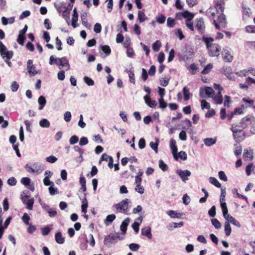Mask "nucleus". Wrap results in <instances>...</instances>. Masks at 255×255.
I'll list each match as a JSON object with an SVG mask.
<instances>
[{"instance_id":"1","label":"nucleus","mask_w":255,"mask_h":255,"mask_svg":"<svg viewBox=\"0 0 255 255\" xmlns=\"http://www.w3.org/2000/svg\"><path fill=\"white\" fill-rule=\"evenodd\" d=\"M218 18L215 19L216 13L215 9L213 7H210L206 11V14L210 18L214 19L213 23L217 29L220 30L225 28L227 25V21L225 15L223 13H216Z\"/></svg>"},{"instance_id":"2","label":"nucleus","mask_w":255,"mask_h":255,"mask_svg":"<svg viewBox=\"0 0 255 255\" xmlns=\"http://www.w3.org/2000/svg\"><path fill=\"white\" fill-rule=\"evenodd\" d=\"M206 43L209 54L211 57L218 56L220 53L221 47L217 44L212 43L213 39L211 37H203Z\"/></svg>"},{"instance_id":"3","label":"nucleus","mask_w":255,"mask_h":255,"mask_svg":"<svg viewBox=\"0 0 255 255\" xmlns=\"http://www.w3.org/2000/svg\"><path fill=\"white\" fill-rule=\"evenodd\" d=\"M131 201L129 199H125L120 202L114 204L113 206V208L116 213L128 215L129 209L131 206Z\"/></svg>"},{"instance_id":"4","label":"nucleus","mask_w":255,"mask_h":255,"mask_svg":"<svg viewBox=\"0 0 255 255\" xmlns=\"http://www.w3.org/2000/svg\"><path fill=\"white\" fill-rule=\"evenodd\" d=\"M0 53L2 58L6 61L10 60L13 55V52L12 51L8 50L1 41H0Z\"/></svg>"},{"instance_id":"5","label":"nucleus","mask_w":255,"mask_h":255,"mask_svg":"<svg viewBox=\"0 0 255 255\" xmlns=\"http://www.w3.org/2000/svg\"><path fill=\"white\" fill-rule=\"evenodd\" d=\"M176 173L180 177L182 181L185 183L188 180V177L191 174V172L187 169H177L176 170Z\"/></svg>"},{"instance_id":"6","label":"nucleus","mask_w":255,"mask_h":255,"mask_svg":"<svg viewBox=\"0 0 255 255\" xmlns=\"http://www.w3.org/2000/svg\"><path fill=\"white\" fill-rule=\"evenodd\" d=\"M21 200L23 203L26 205V208L28 210H32L34 201L33 198H30V197L28 195H24L21 197Z\"/></svg>"},{"instance_id":"7","label":"nucleus","mask_w":255,"mask_h":255,"mask_svg":"<svg viewBox=\"0 0 255 255\" xmlns=\"http://www.w3.org/2000/svg\"><path fill=\"white\" fill-rule=\"evenodd\" d=\"M204 92L208 98H212L215 94L214 91L210 87H206L204 89L201 88L200 89V96L202 98L205 97L203 95Z\"/></svg>"},{"instance_id":"8","label":"nucleus","mask_w":255,"mask_h":255,"mask_svg":"<svg viewBox=\"0 0 255 255\" xmlns=\"http://www.w3.org/2000/svg\"><path fill=\"white\" fill-rule=\"evenodd\" d=\"M225 1L224 0H216L215 1V13H223L224 9Z\"/></svg>"},{"instance_id":"9","label":"nucleus","mask_w":255,"mask_h":255,"mask_svg":"<svg viewBox=\"0 0 255 255\" xmlns=\"http://www.w3.org/2000/svg\"><path fill=\"white\" fill-rule=\"evenodd\" d=\"M55 64L61 67H66L67 70L70 69V65L68 60L65 57L57 58L55 59Z\"/></svg>"},{"instance_id":"10","label":"nucleus","mask_w":255,"mask_h":255,"mask_svg":"<svg viewBox=\"0 0 255 255\" xmlns=\"http://www.w3.org/2000/svg\"><path fill=\"white\" fill-rule=\"evenodd\" d=\"M27 69L28 73L31 76H35L37 74V72L33 64V61L32 60L29 59L27 61Z\"/></svg>"},{"instance_id":"11","label":"nucleus","mask_w":255,"mask_h":255,"mask_svg":"<svg viewBox=\"0 0 255 255\" xmlns=\"http://www.w3.org/2000/svg\"><path fill=\"white\" fill-rule=\"evenodd\" d=\"M195 27L200 33H203L205 31V24L203 19L202 18L196 19Z\"/></svg>"},{"instance_id":"12","label":"nucleus","mask_w":255,"mask_h":255,"mask_svg":"<svg viewBox=\"0 0 255 255\" xmlns=\"http://www.w3.org/2000/svg\"><path fill=\"white\" fill-rule=\"evenodd\" d=\"M223 58L226 62H231L233 59V56L231 54L230 51L227 49H224L222 51Z\"/></svg>"},{"instance_id":"13","label":"nucleus","mask_w":255,"mask_h":255,"mask_svg":"<svg viewBox=\"0 0 255 255\" xmlns=\"http://www.w3.org/2000/svg\"><path fill=\"white\" fill-rule=\"evenodd\" d=\"M176 140L174 139H173V138L171 139V140L170 141V147L172 150V153L173 154L174 159L175 160H177L178 159V157H177V147L176 145Z\"/></svg>"},{"instance_id":"14","label":"nucleus","mask_w":255,"mask_h":255,"mask_svg":"<svg viewBox=\"0 0 255 255\" xmlns=\"http://www.w3.org/2000/svg\"><path fill=\"white\" fill-rule=\"evenodd\" d=\"M223 71L224 72V74L227 76V77L232 81L235 80V77L234 74L232 72V69L230 67H226L223 68Z\"/></svg>"},{"instance_id":"15","label":"nucleus","mask_w":255,"mask_h":255,"mask_svg":"<svg viewBox=\"0 0 255 255\" xmlns=\"http://www.w3.org/2000/svg\"><path fill=\"white\" fill-rule=\"evenodd\" d=\"M141 234L142 236L146 237L148 239H152L151 229L149 226L143 228L141 230Z\"/></svg>"},{"instance_id":"16","label":"nucleus","mask_w":255,"mask_h":255,"mask_svg":"<svg viewBox=\"0 0 255 255\" xmlns=\"http://www.w3.org/2000/svg\"><path fill=\"white\" fill-rule=\"evenodd\" d=\"M193 13L188 10H185L183 12H178L176 13L175 18L178 20H181L183 18L187 19Z\"/></svg>"},{"instance_id":"17","label":"nucleus","mask_w":255,"mask_h":255,"mask_svg":"<svg viewBox=\"0 0 255 255\" xmlns=\"http://www.w3.org/2000/svg\"><path fill=\"white\" fill-rule=\"evenodd\" d=\"M118 238V236L109 235L105 237L104 244L107 246L110 247L114 241Z\"/></svg>"},{"instance_id":"18","label":"nucleus","mask_w":255,"mask_h":255,"mask_svg":"<svg viewBox=\"0 0 255 255\" xmlns=\"http://www.w3.org/2000/svg\"><path fill=\"white\" fill-rule=\"evenodd\" d=\"M144 100L145 104L151 108H154L157 106V102L155 100H151L150 97L146 95L144 96Z\"/></svg>"},{"instance_id":"19","label":"nucleus","mask_w":255,"mask_h":255,"mask_svg":"<svg viewBox=\"0 0 255 255\" xmlns=\"http://www.w3.org/2000/svg\"><path fill=\"white\" fill-rule=\"evenodd\" d=\"M231 130L233 132V136L234 138H236L237 135L236 132L242 133L243 132V129L239 127V125L236 124H233L232 125Z\"/></svg>"},{"instance_id":"20","label":"nucleus","mask_w":255,"mask_h":255,"mask_svg":"<svg viewBox=\"0 0 255 255\" xmlns=\"http://www.w3.org/2000/svg\"><path fill=\"white\" fill-rule=\"evenodd\" d=\"M212 98L214 103L216 105H221L223 103V96L220 92H218L215 96H213Z\"/></svg>"},{"instance_id":"21","label":"nucleus","mask_w":255,"mask_h":255,"mask_svg":"<svg viewBox=\"0 0 255 255\" xmlns=\"http://www.w3.org/2000/svg\"><path fill=\"white\" fill-rule=\"evenodd\" d=\"M252 120V118L251 117H246L243 118L240 123L238 124L239 127L242 129L245 128L248 126V123L251 122Z\"/></svg>"},{"instance_id":"22","label":"nucleus","mask_w":255,"mask_h":255,"mask_svg":"<svg viewBox=\"0 0 255 255\" xmlns=\"http://www.w3.org/2000/svg\"><path fill=\"white\" fill-rule=\"evenodd\" d=\"M194 14L192 13L190 15L186 20L185 24L186 27L190 29L191 31H193L194 27L193 22L191 21L192 19L194 18Z\"/></svg>"},{"instance_id":"23","label":"nucleus","mask_w":255,"mask_h":255,"mask_svg":"<svg viewBox=\"0 0 255 255\" xmlns=\"http://www.w3.org/2000/svg\"><path fill=\"white\" fill-rule=\"evenodd\" d=\"M142 219L143 218L141 216H139L136 219V220H138L139 222L135 221L131 225L132 228L136 233H138L139 231V226L142 223Z\"/></svg>"},{"instance_id":"24","label":"nucleus","mask_w":255,"mask_h":255,"mask_svg":"<svg viewBox=\"0 0 255 255\" xmlns=\"http://www.w3.org/2000/svg\"><path fill=\"white\" fill-rule=\"evenodd\" d=\"M130 219L127 218L122 223L120 226V229L123 233H126L127 230V227L129 224Z\"/></svg>"},{"instance_id":"25","label":"nucleus","mask_w":255,"mask_h":255,"mask_svg":"<svg viewBox=\"0 0 255 255\" xmlns=\"http://www.w3.org/2000/svg\"><path fill=\"white\" fill-rule=\"evenodd\" d=\"M15 21L14 17H10L9 18H6L4 16L1 17V23L3 25H6L8 24H12Z\"/></svg>"},{"instance_id":"26","label":"nucleus","mask_w":255,"mask_h":255,"mask_svg":"<svg viewBox=\"0 0 255 255\" xmlns=\"http://www.w3.org/2000/svg\"><path fill=\"white\" fill-rule=\"evenodd\" d=\"M55 239L56 243L59 244H63L65 242V239L62 236L61 232H58L55 234Z\"/></svg>"},{"instance_id":"27","label":"nucleus","mask_w":255,"mask_h":255,"mask_svg":"<svg viewBox=\"0 0 255 255\" xmlns=\"http://www.w3.org/2000/svg\"><path fill=\"white\" fill-rule=\"evenodd\" d=\"M216 138L208 137L204 139L205 144L207 146H211L216 143Z\"/></svg>"},{"instance_id":"28","label":"nucleus","mask_w":255,"mask_h":255,"mask_svg":"<svg viewBox=\"0 0 255 255\" xmlns=\"http://www.w3.org/2000/svg\"><path fill=\"white\" fill-rule=\"evenodd\" d=\"M38 103L39 105L38 109L42 110L46 104V100L43 96H40L38 99Z\"/></svg>"},{"instance_id":"29","label":"nucleus","mask_w":255,"mask_h":255,"mask_svg":"<svg viewBox=\"0 0 255 255\" xmlns=\"http://www.w3.org/2000/svg\"><path fill=\"white\" fill-rule=\"evenodd\" d=\"M87 17V14L86 12H84L81 16L82 24L87 28H89L91 27V25L88 22Z\"/></svg>"},{"instance_id":"30","label":"nucleus","mask_w":255,"mask_h":255,"mask_svg":"<svg viewBox=\"0 0 255 255\" xmlns=\"http://www.w3.org/2000/svg\"><path fill=\"white\" fill-rule=\"evenodd\" d=\"M183 93L185 101L189 100L190 97L192 96V94L190 93L189 89L186 87L183 88Z\"/></svg>"},{"instance_id":"31","label":"nucleus","mask_w":255,"mask_h":255,"mask_svg":"<svg viewBox=\"0 0 255 255\" xmlns=\"http://www.w3.org/2000/svg\"><path fill=\"white\" fill-rule=\"evenodd\" d=\"M126 71L128 75L130 82L134 84L135 83V80L134 74L133 70H132L131 69H130L129 70L127 69Z\"/></svg>"},{"instance_id":"32","label":"nucleus","mask_w":255,"mask_h":255,"mask_svg":"<svg viewBox=\"0 0 255 255\" xmlns=\"http://www.w3.org/2000/svg\"><path fill=\"white\" fill-rule=\"evenodd\" d=\"M116 216L115 214H111L108 215L104 220V223L106 225H108L112 223L116 219Z\"/></svg>"},{"instance_id":"33","label":"nucleus","mask_w":255,"mask_h":255,"mask_svg":"<svg viewBox=\"0 0 255 255\" xmlns=\"http://www.w3.org/2000/svg\"><path fill=\"white\" fill-rule=\"evenodd\" d=\"M244 157L245 159L252 160L253 158V152L252 150H244Z\"/></svg>"},{"instance_id":"34","label":"nucleus","mask_w":255,"mask_h":255,"mask_svg":"<svg viewBox=\"0 0 255 255\" xmlns=\"http://www.w3.org/2000/svg\"><path fill=\"white\" fill-rule=\"evenodd\" d=\"M34 170V173L37 174H40L43 170V168L41 164L38 163H34L33 164Z\"/></svg>"},{"instance_id":"35","label":"nucleus","mask_w":255,"mask_h":255,"mask_svg":"<svg viewBox=\"0 0 255 255\" xmlns=\"http://www.w3.org/2000/svg\"><path fill=\"white\" fill-rule=\"evenodd\" d=\"M167 214L171 218H180L181 216V214L173 210H169L167 211Z\"/></svg>"},{"instance_id":"36","label":"nucleus","mask_w":255,"mask_h":255,"mask_svg":"<svg viewBox=\"0 0 255 255\" xmlns=\"http://www.w3.org/2000/svg\"><path fill=\"white\" fill-rule=\"evenodd\" d=\"M78 20V14L77 12L76 8H75L73 10V13L72 15V25L74 27H76L75 22H77Z\"/></svg>"},{"instance_id":"37","label":"nucleus","mask_w":255,"mask_h":255,"mask_svg":"<svg viewBox=\"0 0 255 255\" xmlns=\"http://www.w3.org/2000/svg\"><path fill=\"white\" fill-rule=\"evenodd\" d=\"M183 225V223L182 222H180L178 223H173H173H171L169 224L167 226V229L169 230H172L173 229V228H178V227H181Z\"/></svg>"},{"instance_id":"38","label":"nucleus","mask_w":255,"mask_h":255,"mask_svg":"<svg viewBox=\"0 0 255 255\" xmlns=\"http://www.w3.org/2000/svg\"><path fill=\"white\" fill-rule=\"evenodd\" d=\"M209 182L215 186L217 187L221 188V184L219 182V181L215 177H210L209 178Z\"/></svg>"},{"instance_id":"39","label":"nucleus","mask_w":255,"mask_h":255,"mask_svg":"<svg viewBox=\"0 0 255 255\" xmlns=\"http://www.w3.org/2000/svg\"><path fill=\"white\" fill-rule=\"evenodd\" d=\"M87 208H88V201H87V199L85 197L82 200V205H81L82 212L85 214L87 212Z\"/></svg>"},{"instance_id":"40","label":"nucleus","mask_w":255,"mask_h":255,"mask_svg":"<svg viewBox=\"0 0 255 255\" xmlns=\"http://www.w3.org/2000/svg\"><path fill=\"white\" fill-rule=\"evenodd\" d=\"M39 125L41 127L48 128L50 126L49 121L46 119H43L39 122Z\"/></svg>"},{"instance_id":"41","label":"nucleus","mask_w":255,"mask_h":255,"mask_svg":"<svg viewBox=\"0 0 255 255\" xmlns=\"http://www.w3.org/2000/svg\"><path fill=\"white\" fill-rule=\"evenodd\" d=\"M156 142H154L151 141L149 143V145L150 147L155 152V153H157L158 151V145L159 143V140L158 138H155Z\"/></svg>"},{"instance_id":"42","label":"nucleus","mask_w":255,"mask_h":255,"mask_svg":"<svg viewBox=\"0 0 255 255\" xmlns=\"http://www.w3.org/2000/svg\"><path fill=\"white\" fill-rule=\"evenodd\" d=\"M147 18L144 12L140 10L138 11V19L140 23L144 22Z\"/></svg>"},{"instance_id":"43","label":"nucleus","mask_w":255,"mask_h":255,"mask_svg":"<svg viewBox=\"0 0 255 255\" xmlns=\"http://www.w3.org/2000/svg\"><path fill=\"white\" fill-rule=\"evenodd\" d=\"M232 229L229 222H226L225 223V232L226 235L229 236L230 235Z\"/></svg>"},{"instance_id":"44","label":"nucleus","mask_w":255,"mask_h":255,"mask_svg":"<svg viewBox=\"0 0 255 255\" xmlns=\"http://www.w3.org/2000/svg\"><path fill=\"white\" fill-rule=\"evenodd\" d=\"M158 103L159 107L162 111H163L167 106V104L165 102L163 98H159L158 100Z\"/></svg>"},{"instance_id":"45","label":"nucleus","mask_w":255,"mask_h":255,"mask_svg":"<svg viewBox=\"0 0 255 255\" xmlns=\"http://www.w3.org/2000/svg\"><path fill=\"white\" fill-rule=\"evenodd\" d=\"M100 49L104 52L106 55H109L111 52V50L109 46L108 45H101Z\"/></svg>"},{"instance_id":"46","label":"nucleus","mask_w":255,"mask_h":255,"mask_svg":"<svg viewBox=\"0 0 255 255\" xmlns=\"http://www.w3.org/2000/svg\"><path fill=\"white\" fill-rule=\"evenodd\" d=\"M169 78L168 77L160 78L159 79L160 84L162 86L166 87L169 83Z\"/></svg>"},{"instance_id":"47","label":"nucleus","mask_w":255,"mask_h":255,"mask_svg":"<svg viewBox=\"0 0 255 255\" xmlns=\"http://www.w3.org/2000/svg\"><path fill=\"white\" fill-rule=\"evenodd\" d=\"M161 43L159 40L156 41L152 44V49L154 51H158L161 47Z\"/></svg>"},{"instance_id":"48","label":"nucleus","mask_w":255,"mask_h":255,"mask_svg":"<svg viewBox=\"0 0 255 255\" xmlns=\"http://www.w3.org/2000/svg\"><path fill=\"white\" fill-rule=\"evenodd\" d=\"M87 242L89 243L90 245L93 247L95 245V241L94 237L92 234L89 235L88 238L86 240Z\"/></svg>"},{"instance_id":"49","label":"nucleus","mask_w":255,"mask_h":255,"mask_svg":"<svg viewBox=\"0 0 255 255\" xmlns=\"http://www.w3.org/2000/svg\"><path fill=\"white\" fill-rule=\"evenodd\" d=\"M213 68V65L212 64H208L201 72L202 74H206L209 73L211 69Z\"/></svg>"},{"instance_id":"50","label":"nucleus","mask_w":255,"mask_h":255,"mask_svg":"<svg viewBox=\"0 0 255 255\" xmlns=\"http://www.w3.org/2000/svg\"><path fill=\"white\" fill-rule=\"evenodd\" d=\"M54 185H51L49 188V194L51 195H54L58 193V189L56 187H54Z\"/></svg>"},{"instance_id":"51","label":"nucleus","mask_w":255,"mask_h":255,"mask_svg":"<svg viewBox=\"0 0 255 255\" xmlns=\"http://www.w3.org/2000/svg\"><path fill=\"white\" fill-rule=\"evenodd\" d=\"M85 83L88 86H93L94 85V81L90 78L85 76L83 78Z\"/></svg>"},{"instance_id":"52","label":"nucleus","mask_w":255,"mask_h":255,"mask_svg":"<svg viewBox=\"0 0 255 255\" xmlns=\"http://www.w3.org/2000/svg\"><path fill=\"white\" fill-rule=\"evenodd\" d=\"M212 224L216 229H220L221 227V224L220 222L217 219H214L211 220Z\"/></svg>"},{"instance_id":"53","label":"nucleus","mask_w":255,"mask_h":255,"mask_svg":"<svg viewBox=\"0 0 255 255\" xmlns=\"http://www.w3.org/2000/svg\"><path fill=\"white\" fill-rule=\"evenodd\" d=\"M243 101L244 102L245 105H244L245 108H247L248 107L252 106L254 104V101L250 99H248L246 98H243Z\"/></svg>"},{"instance_id":"54","label":"nucleus","mask_w":255,"mask_h":255,"mask_svg":"<svg viewBox=\"0 0 255 255\" xmlns=\"http://www.w3.org/2000/svg\"><path fill=\"white\" fill-rule=\"evenodd\" d=\"M159 167L163 171H166L168 169V166L163 160H160L159 161Z\"/></svg>"},{"instance_id":"55","label":"nucleus","mask_w":255,"mask_h":255,"mask_svg":"<svg viewBox=\"0 0 255 255\" xmlns=\"http://www.w3.org/2000/svg\"><path fill=\"white\" fill-rule=\"evenodd\" d=\"M139 248L140 246L137 244L132 243L129 245V249L133 252L137 251Z\"/></svg>"},{"instance_id":"56","label":"nucleus","mask_w":255,"mask_h":255,"mask_svg":"<svg viewBox=\"0 0 255 255\" xmlns=\"http://www.w3.org/2000/svg\"><path fill=\"white\" fill-rule=\"evenodd\" d=\"M41 233L42 235L44 236H47L48 235L49 232H50L51 229L48 226L44 227L41 228Z\"/></svg>"},{"instance_id":"57","label":"nucleus","mask_w":255,"mask_h":255,"mask_svg":"<svg viewBox=\"0 0 255 255\" xmlns=\"http://www.w3.org/2000/svg\"><path fill=\"white\" fill-rule=\"evenodd\" d=\"M25 169L28 172L30 173H34V170L33 164H27L25 166Z\"/></svg>"},{"instance_id":"58","label":"nucleus","mask_w":255,"mask_h":255,"mask_svg":"<svg viewBox=\"0 0 255 255\" xmlns=\"http://www.w3.org/2000/svg\"><path fill=\"white\" fill-rule=\"evenodd\" d=\"M225 101L224 102V105L226 107H229L231 103V100L230 96L226 95L224 97Z\"/></svg>"},{"instance_id":"59","label":"nucleus","mask_w":255,"mask_h":255,"mask_svg":"<svg viewBox=\"0 0 255 255\" xmlns=\"http://www.w3.org/2000/svg\"><path fill=\"white\" fill-rule=\"evenodd\" d=\"M20 182L25 186H28L30 183V179L28 177H23L20 180Z\"/></svg>"},{"instance_id":"60","label":"nucleus","mask_w":255,"mask_h":255,"mask_svg":"<svg viewBox=\"0 0 255 255\" xmlns=\"http://www.w3.org/2000/svg\"><path fill=\"white\" fill-rule=\"evenodd\" d=\"M201 106L202 109H210V105L209 103L207 102L205 100H203L201 101Z\"/></svg>"},{"instance_id":"61","label":"nucleus","mask_w":255,"mask_h":255,"mask_svg":"<svg viewBox=\"0 0 255 255\" xmlns=\"http://www.w3.org/2000/svg\"><path fill=\"white\" fill-rule=\"evenodd\" d=\"M156 21L160 24L164 23L166 17L163 14H160L156 16Z\"/></svg>"},{"instance_id":"62","label":"nucleus","mask_w":255,"mask_h":255,"mask_svg":"<svg viewBox=\"0 0 255 255\" xmlns=\"http://www.w3.org/2000/svg\"><path fill=\"white\" fill-rule=\"evenodd\" d=\"M182 201L184 205H187L190 203L191 199L189 196L187 194H185L182 197Z\"/></svg>"},{"instance_id":"63","label":"nucleus","mask_w":255,"mask_h":255,"mask_svg":"<svg viewBox=\"0 0 255 255\" xmlns=\"http://www.w3.org/2000/svg\"><path fill=\"white\" fill-rule=\"evenodd\" d=\"M175 20L171 17H168L167 19V25L169 27H173L175 26Z\"/></svg>"},{"instance_id":"64","label":"nucleus","mask_w":255,"mask_h":255,"mask_svg":"<svg viewBox=\"0 0 255 255\" xmlns=\"http://www.w3.org/2000/svg\"><path fill=\"white\" fill-rule=\"evenodd\" d=\"M188 69L190 71L192 74H195L197 69V67L195 64H192L188 67Z\"/></svg>"}]
</instances>
